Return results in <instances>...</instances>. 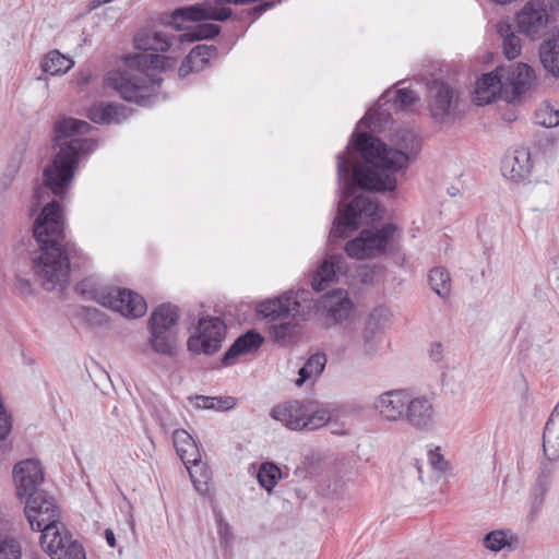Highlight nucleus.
<instances>
[{"label": "nucleus", "mask_w": 559, "mask_h": 559, "mask_svg": "<svg viewBox=\"0 0 559 559\" xmlns=\"http://www.w3.org/2000/svg\"><path fill=\"white\" fill-rule=\"evenodd\" d=\"M344 257L332 254L325 258L310 277V285L313 290L322 292L333 283L338 274L344 273Z\"/></svg>", "instance_id": "22"}, {"label": "nucleus", "mask_w": 559, "mask_h": 559, "mask_svg": "<svg viewBox=\"0 0 559 559\" xmlns=\"http://www.w3.org/2000/svg\"><path fill=\"white\" fill-rule=\"evenodd\" d=\"M105 297L102 306L128 318H140L147 309L144 298L127 288L110 287Z\"/></svg>", "instance_id": "14"}, {"label": "nucleus", "mask_w": 559, "mask_h": 559, "mask_svg": "<svg viewBox=\"0 0 559 559\" xmlns=\"http://www.w3.org/2000/svg\"><path fill=\"white\" fill-rule=\"evenodd\" d=\"M516 542V537L510 531H492L485 535L484 546L491 551H500L506 547H511Z\"/></svg>", "instance_id": "36"}, {"label": "nucleus", "mask_w": 559, "mask_h": 559, "mask_svg": "<svg viewBox=\"0 0 559 559\" xmlns=\"http://www.w3.org/2000/svg\"><path fill=\"white\" fill-rule=\"evenodd\" d=\"M515 20L520 32L534 38L547 24L546 5L540 0H531L518 12Z\"/></svg>", "instance_id": "19"}, {"label": "nucleus", "mask_w": 559, "mask_h": 559, "mask_svg": "<svg viewBox=\"0 0 559 559\" xmlns=\"http://www.w3.org/2000/svg\"><path fill=\"white\" fill-rule=\"evenodd\" d=\"M83 82L86 83L87 82V76L83 78Z\"/></svg>", "instance_id": "54"}, {"label": "nucleus", "mask_w": 559, "mask_h": 559, "mask_svg": "<svg viewBox=\"0 0 559 559\" xmlns=\"http://www.w3.org/2000/svg\"><path fill=\"white\" fill-rule=\"evenodd\" d=\"M418 95L409 88H400L395 92L394 104L400 109H408L418 102Z\"/></svg>", "instance_id": "42"}, {"label": "nucleus", "mask_w": 559, "mask_h": 559, "mask_svg": "<svg viewBox=\"0 0 559 559\" xmlns=\"http://www.w3.org/2000/svg\"><path fill=\"white\" fill-rule=\"evenodd\" d=\"M16 495L23 500L40 492L38 486L44 481V472L37 460L28 459L17 463L13 468Z\"/></svg>", "instance_id": "15"}, {"label": "nucleus", "mask_w": 559, "mask_h": 559, "mask_svg": "<svg viewBox=\"0 0 559 559\" xmlns=\"http://www.w3.org/2000/svg\"><path fill=\"white\" fill-rule=\"evenodd\" d=\"M409 392L407 390H389L378 395L373 401L374 412L390 423L403 421Z\"/></svg>", "instance_id": "16"}, {"label": "nucleus", "mask_w": 559, "mask_h": 559, "mask_svg": "<svg viewBox=\"0 0 559 559\" xmlns=\"http://www.w3.org/2000/svg\"><path fill=\"white\" fill-rule=\"evenodd\" d=\"M225 332L226 325L219 318H202L195 334L188 340V349L194 354L212 355L222 347Z\"/></svg>", "instance_id": "12"}, {"label": "nucleus", "mask_w": 559, "mask_h": 559, "mask_svg": "<svg viewBox=\"0 0 559 559\" xmlns=\"http://www.w3.org/2000/svg\"><path fill=\"white\" fill-rule=\"evenodd\" d=\"M110 287L111 286L100 284L94 277H87L76 284L75 290L80 295L88 299H93L97 301L99 305H102L104 298H106V293L110 290Z\"/></svg>", "instance_id": "35"}, {"label": "nucleus", "mask_w": 559, "mask_h": 559, "mask_svg": "<svg viewBox=\"0 0 559 559\" xmlns=\"http://www.w3.org/2000/svg\"><path fill=\"white\" fill-rule=\"evenodd\" d=\"M263 341L264 338L259 332L254 330L246 332L240 335L224 354L222 364L224 366L235 364L237 357L255 352L262 345Z\"/></svg>", "instance_id": "27"}, {"label": "nucleus", "mask_w": 559, "mask_h": 559, "mask_svg": "<svg viewBox=\"0 0 559 559\" xmlns=\"http://www.w3.org/2000/svg\"><path fill=\"white\" fill-rule=\"evenodd\" d=\"M443 346L441 343H433L430 348V357L433 361H440L442 358Z\"/></svg>", "instance_id": "47"}, {"label": "nucleus", "mask_w": 559, "mask_h": 559, "mask_svg": "<svg viewBox=\"0 0 559 559\" xmlns=\"http://www.w3.org/2000/svg\"><path fill=\"white\" fill-rule=\"evenodd\" d=\"M73 66V60L66 57L58 50H51L47 55H45L40 64L41 70L50 75L64 74Z\"/></svg>", "instance_id": "33"}, {"label": "nucleus", "mask_w": 559, "mask_h": 559, "mask_svg": "<svg viewBox=\"0 0 559 559\" xmlns=\"http://www.w3.org/2000/svg\"><path fill=\"white\" fill-rule=\"evenodd\" d=\"M219 32L218 25L204 23L181 34L139 33L134 43L141 52L126 56L121 66L107 73L105 85L117 91L123 99L146 106L160 85L162 79L158 72L166 70L174 61L155 52L167 51L174 46L191 44L195 40L211 39Z\"/></svg>", "instance_id": "2"}, {"label": "nucleus", "mask_w": 559, "mask_h": 559, "mask_svg": "<svg viewBox=\"0 0 559 559\" xmlns=\"http://www.w3.org/2000/svg\"><path fill=\"white\" fill-rule=\"evenodd\" d=\"M131 116V109L114 103H98L90 107L87 117L95 123H120Z\"/></svg>", "instance_id": "25"}, {"label": "nucleus", "mask_w": 559, "mask_h": 559, "mask_svg": "<svg viewBox=\"0 0 559 559\" xmlns=\"http://www.w3.org/2000/svg\"><path fill=\"white\" fill-rule=\"evenodd\" d=\"M15 287L20 292V294L24 296H28L33 294L32 284L28 280H25L21 276H16Z\"/></svg>", "instance_id": "45"}, {"label": "nucleus", "mask_w": 559, "mask_h": 559, "mask_svg": "<svg viewBox=\"0 0 559 559\" xmlns=\"http://www.w3.org/2000/svg\"><path fill=\"white\" fill-rule=\"evenodd\" d=\"M178 319V308L170 304H163L153 310L147 329L177 332Z\"/></svg>", "instance_id": "30"}, {"label": "nucleus", "mask_w": 559, "mask_h": 559, "mask_svg": "<svg viewBox=\"0 0 559 559\" xmlns=\"http://www.w3.org/2000/svg\"><path fill=\"white\" fill-rule=\"evenodd\" d=\"M20 543L11 536L0 535V559H21Z\"/></svg>", "instance_id": "41"}, {"label": "nucleus", "mask_w": 559, "mask_h": 559, "mask_svg": "<svg viewBox=\"0 0 559 559\" xmlns=\"http://www.w3.org/2000/svg\"><path fill=\"white\" fill-rule=\"evenodd\" d=\"M105 537H106V540H107V543H108V545L110 547H115L116 546V537H115L114 532L110 528H107L105 531Z\"/></svg>", "instance_id": "51"}, {"label": "nucleus", "mask_w": 559, "mask_h": 559, "mask_svg": "<svg viewBox=\"0 0 559 559\" xmlns=\"http://www.w3.org/2000/svg\"><path fill=\"white\" fill-rule=\"evenodd\" d=\"M271 417L290 430H316L329 423L331 413L324 405L312 401H288L276 405Z\"/></svg>", "instance_id": "6"}, {"label": "nucleus", "mask_w": 559, "mask_h": 559, "mask_svg": "<svg viewBox=\"0 0 559 559\" xmlns=\"http://www.w3.org/2000/svg\"><path fill=\"white\" fill-rule=\"evenodd\" d=\"M502 79L498 73V68L483 74L476 82L474 100L477 105L483 106L490 104L500 94L503 87Z\"/></svg>", "instance_id": "26"}, {"label": "nucleus", "mask_w": 559, "mask_h": 559, "mask_svg": "<svg viewBox=\"0 0 559 559\" xmlns=\"http://www.w3.org/2000/svg\"><path fill=\"white\" fill-rule=\"evenodd\" d=\"M230 15L231 10L229 8H217L215 3H202L176 9L171 13V21L180 29L182 27L180 21H226Z\"/></svg>", "instance_id": "18"}, {"label": "nucleus", "mask_w": 559, "mask_h": 559, "mask_svg": "<svg viewBox=\"0 0 559 559\" xmlns=\"http://www.w3.org/2000/svg\"><path fill=\"white\" fill-rule=\"evenodd\" d=\"M216 55L217 48L213 45L195 46L181 62L178 70L179 78L185 79L190 73L203 71L210 64V60L216 57Z\"/></svg>", "instance_id": "24"}, {"label": "nucleus", "mask_w": 559, "mask_h": 559, "mask_svg": "<svg viewBox=\"0 0 559 559\" xmlns=\"http://www.w3.org/2000/svg\"><path fill=\"white\" fill-rule=\"evenodd\" d=\"M40 546L51 559H85L83 547L68 533L62 534L59 526L53 528L50 537L40 535Z\"/></svg>", "instance_id": "17"}, {"label": "nucleus", "mask_w": 559, "mask_h": 559, "mask_svg": "<svg viewBox=\"0 0 559 559\" xmlns=\"http://www.w3.org/2000/svg\"><path fill=\"white\" fill-rule=\"evenodd\" d=\"M308 289L287 290L281 296L267 299L258 305V313L269 322H274L270 335L280 346L296 343L301 335V321L311 317V305Z\"/></svg>", "instance_id": "5"}, {"label": "nucleus", "mask_w": 559, "mask_h": 559, "mask_svg": "<svg viewBox=\"0 0 559 559\" xmlns=\"http://www.w3.org/2000/svg\"><path fill=\"white\" fill-rule=\"evenodd\" d=\"M367 120H368V116L366 115V116L361 119V121H360V122H362V123H367Z\"/></svg>", "instance_id": "52"}, {"label": "nucleus", "mask_w": 559, "mask_h": 559, "mask_svg": "<svg viewBox=\"0 0 559 559\" xmlns=\"http://www.w3.org/2000/svg\"><path fill=\"white\" fill-rule=\"evenodd\" d=\"M504 90H511L514 96H520L534 81V71L525 63L510 67H498Z\"/></svg>", "instance_id": "20"}, {"label": "nucleus", "mask_w": 559, "mask_h": 559, "mask_svg": "<svg viewBox=\"0 0 559 559\" xmlns=\"http://www.w3.org/2000/svg\"><path fill=\"white\" fill-rule=\"evenodd\" d=\"M25 500L24 513L33 531L44 538L50 537L59 524L60 511L52 496L45 491L32 495Z\"/></svg>", "instance_id": "8"}, {"label": "nucleus", "mask_w": 559, "mask_h": 559, "mask_svg": "<svg viewBox=\"0 0 559 559\" xmlns=\"http://www.w3.org/2000/svg\"><path fill=\"white\" fill-rule=\"evenodd\" d=\"M194 404L197 407L204 409L228 411L235 407L236 400L231 396L213 397L197 395L194 397Z\"/></svg>", "instance_id": "38"}, {"label": "nucleus", "mask_w": 559, "mask_h": 559, "mask_svg": "<svg viewBox=\"0 0 559 559\" xmlns=\"http://www.w3.org/2000/svg\"><path fill=\"white\" fill-rule=\"evenodd\" d=\"M173 442L178 456L187 467L190 478L200 492L207 489L210 471L202 464V456L193 438L183 429H176Z\"/></svg>", "instance_id": "10"}, {"label": "nucleus", "mask_w": 559, "mask_h": 559, "mask_svg": "<svg viewBox=\"0 0 559 559\" xmlns=\"http://www.w3.org/2000/svg\"><path fill=\"white\" fill-rule=\"evenodd\" d=\"M543 451L549 461L559 460V403L544 427Z\"/></svg>", "instance_id": "28"}, {"label": "nucleus", "mask_w": 559, "mask_h": 559, "mask_svg": "<svg viewBox=\"0 0 559 559\" xmlns=\"http://www.w3.org/2000/svg\"><path fill=\"white\" fill-rule=\"evenodd\" d=\"M404 423L421 432L431 431L437 425V411L432 395L409 393Z\"/></svg>", "instance_id": "13"}, {"label": "nucleus", "mask_w": 559, "mask_h": 559, "mask_svg": "<svg viewBox=\"0 0 559 559\" xmlns=\"http://www.w3.org/2000/svg\"><path fill=\"white\" fill-rule=\"evenodd\" d=\"M399 148L389 147L379 138L368 132L357 135L355 147L365 163H360L349 146L336 156L340 202L337 215L330 231V241L348 237L362 222L381 218L377 202L364 194L355 195L356 188L366 191H394L397 175L403 174L409 163V153L419 146L417 138L408 131L396 133Z\"/></svg>", "instance_id": "1"}, {"label": "nucleus", "mask_w": 559, "mask_h": 559, "mask_svg": "<svg viewBox=\"0 0 559 559\" xmlns=\"http://www.w3.org/2000/svg\"><path fill=\"white\" fill-rule=\"evenodd\" d=\"M539 59L547 72L559 78V27L540 44Z\"/></svg>", "instance_id": "31"}, {"label": "nucleus", "mask_w": 559, "mask_h": 559, "mask_svg": "<svg viewBox=\"0 0 559 559\" xmlns=\"http://www.w3.org/2000/svg\"><path fill=\"white\" fill-rule=\"evenodd\" d=\"M274 7V3L273 2H264V3H261L257 7H254L253 9H251V14L255 15V16H259L261 15L263 12H265L266 10L271 9Z\"/></svg>", "instance_id": "49"}, {"label": "nucleus", "mask_w": 559, "mask_h": 559, "mask_svg": "<svg viewBox=\"0 0 559 559\" xmlns=\"http://www.w3.org/2000/svg\"><path fill=\"white\" fill-rule=\"evenodd\" d=\"M257 478L260 486L270 492L281 478V469L273 463H262L258 471Z\"/></svg>", "instance_id": "39"}, {"label": "nucleus", "mask_w": 559, "mask_h": 559, "mask_svg": "<svg viewBox=\"0 0 559 559\" xmlns=\"http://www.w3.org/2000/svg\"><path fill=\"white\" fill-rule=\"evenodd\" d=\"M92 129L84 120L67 118L55 126V145L58 147L51 163L44 169V186L34 191L31 212L37 211L45 200L46 190L62 198L68 191L81 154L97 146L96 141L83 138Z\"/></svg>", "instance_id": "4"}, {"label": "nucleus", "mask_w": 559, "mask_h": 559, "mask_svg": "<svg viewBox=\"0 0 559 559\" xmlns=\"http://www.w3.org/2000/svg\"><path fill=\"white\" fill-rule=\"evenodd\" d=\"M428 280L431 289L441 298H445L450 294L451 280L449 272L443 267L430 270Z\"/></svg>", "instance_id": "37"}, {"label": "nucleus", "mask_w": 559, "mask_h": 559, "mask_svg": "<svg viewBox=\"0 0 559 559\" xmlns=\"http://www.w3.org/2000/svg\"><path fill=\"white\" fill-rule=\"evenodd\" d=\"M554 3L559 9V0H554Z\"/></svg>", "instance_id": "53"}, {"label": "nucleus", "mask_w": 559, "mask_h": 559, "mask_svg": "<svg viewBox=\"0 0 559 559\" xmlns=\"http://www.w3.org/2000/svg\"><path fill=\"white\" fill-rule=\"evenodd\" d=\"M544 191H534L535 197H539V203L542 205H548L552 199V191L548 186L543 187Z\"/></svg>", "instance_id": "46"}, {"label": "nucleus", "mask_w": 559, "mask_h": 559, "mask_svg": "<svg viewBox=\"0 0 559 559\" xmlns=\"http://www.w3.org/2000/svg\"><path fill=\"white\" fill-rule=\"evenodd\" d=\"M497 32L502 38L503 55L509 60L518 58L521 55L522 44L521 38L513 32L511 24L499 22L497 24Z\"/></svg>", "instance_id": "32"}, {"label": "nucleus", "mask_w": 559, "mask_h": 559, "mask_svg": "<svg viewBox=\"0 0 559 559\" xmlns=\"http://www.w3.org/2000/svg\"><path fill=\"white\" fill-rule=\"evenodd\" d=\"M215 520L217 524V533L221 537V540L226 544L229 543L231 538V532L228 523L224 521L221 512L215 513Z\"/></svg>", "instance_id": "44"}, {"label": "nucleus", "mask_w": 559, "mask_h": 559, "mask_svg": "<svg viewBox=\"0 0 559 559\" xmlns=\"http://www.w3.org/2000/svg\"><path fill=\"white\" fill-rule=\"evenodd\" d=\"M535 122L545 128H554L559 124V108L548 103L542 104L535 111Z\"/></svg>", "instance_id": "40"}, {"label": "nucleus", "mask_w": 559, "mask_h": 559, "mask_svg": "<svg viewBox=\"0 0 559 559\" xmlns=\"http://www.w3.org/2000/svg\"><path fill=\"white\" fill-rule=\"evenodd\" d=\"M255 1L257 0H214V3H215V7L223 8L222 5L225 3L238 5V4H248V3L255 2Z\"/></svg>", "instance_id": "48"}, {"label": "nucleus", "mask_w": 559, "mask_h": 559, "mask_svg": "<svg viewBox=\"0 0 559 559\" xmlns=\"http://www.w3.org/2000/svg\"><path fill=\"white\" fill-rule=\"evenodd\" d=\"M326 365V356L322 353L311 355L306 364L299 369V378L296 385H302L308 379L316 378L322 373Z\"/></svg>", "instance_id": "34"}, {"label": "nucleus", "mask_w": 559, "mask_h": 559, "mask_svg": "<svg viewBox=\"0 0 559 559\" xmlns=\"http://www.w3.org/2000/svg\"><path fill=\"white\" fill-rule=\"evenodd\" d=\"M148 345L151 349L164 357L173 358L178 353V332L148 330Z\"/></svg>", "instance_id": "29"}, {"label": "nucleus", "mask_w": 559, "mask_h": 559, "mask_svg": "<svg viewBox=\"0 0 559 559\" xmlns=\"http://www.w3.org/2000/svg\"><path fill=\"white\" fill-rule=\"evenodd\" d=\"M86 317L91 320H95L97 323L102 322L103 313L94 308H85Z\"/></svg>", "instance_id": "50"}, {"label": "nucleus", "mask_w": 559, "mask_h": 559, "mask_svg": "<svg viewBox=\"0 0 559 559\" xmlns=\"http://www.w3.org/2000/svg\"><path fill=\"white\" fill-rule=\"evenodd\" d=\"M428 109L436 122H448L456 116L459 93L448 83L433 80L427 87Z\"/></svg>", "instance_id": "11"}, {"label": "nucleus", "mask_w": 559, "mask_h": 559, "mask_svg": "<svg viewBox=\"0 0 559 559\" xmlns=\"http://www.w3.org/2000/svg\"><path fill=\"white\" fill-rule=\"evenodd\" d=\"M388 318V310L382 307L374 308L368 316L366 328L361 333V341L356 340L354 336L355 328L349 335L343 334L348 345H356L361 347L365 354H370L374 348V335L381 329V321Z\"/></svg>", "instance_id": "21"}, {"label": "nucleus", "mask_w": 559, "mask_h": 559, "mask_svg": "<svg viewBox=\"0 0 559 559\" xmlns=\"http://www.w3.org/2000/svg\"><path fill=\"white\" fill-rule=\"evenodd\" d=\"M501 170L504 177L521 181L526 179L532 171L531 153L525 147H519L511 155L503 158Z\"/></svg>", "instance_id": "23"}, {"label": "nucleus", "mask_w": 559, "mask_h": 559, "mask_svg": "<svg viewBox=\"0 0 559 559\" xmlns=\"http://www.w3.org/2000/svg\"><path fill=\"white\" fill-rule=\"evenodd\" d=\"M396 227L392 224L379 228L362 229L360 234L345 246L348 257L364 260L383 254L392 241Z\"/></svg>", "instance_id": "9"}, {"label": "nucleus", "mask_w": 559, "mask_h": 559, "mask_svg": "<svg viewBox=\"0 0 559 559\" xmlns=\"http://www.w3.org/2000/svg\"><path fill=\"white\" fill-rule=\"evenodd\" d=\"M428 461L430 465L437 471H445L448 467L440 447L430 445L428 450Z\"/></svg>", "instance_id": "43"}, {"label": "nucleus", "mask_w": 559, "mask_h": 559, "mask_svg": "<svg viewBox=\"0 0 559 559\" xmlns=\"http://www.w3.org/2000/svg\"><path fill=\"white\" fill-rule=\"evenodd\" d=\"M38 250L32 255V269L47 289L69 283L71 261L81 255L74 243H62L64 221L57 201L47 202L33 224Z\"/></svg>", "instance_id": "3"}, {"label": "nucleus", "mask_w": 559, "mask_h": 559, "mask_svg": "<svg viewBox=\"0 0 559 559\" xmlns=\"http://www.w3.org/2000/svg\"><path fill=\"white\" fill-rule=\"evenodd\" d=\"M308 304L311 305V313L313 312L325 328L346 323L343 329V334H350L353 330L350 318L354 305L346 290L334 289L316 301L312 299L311 292L309 290L307 305Z\"/></svg>", "instance_id": "7"}]
</instances>
